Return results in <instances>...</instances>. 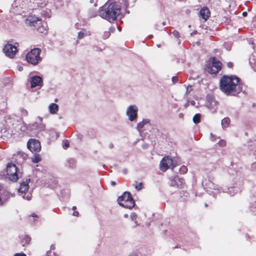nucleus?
<instances>
[{"mask_svg":"<svg viewBox=\"0 0 256 256\" xmlns=\"http://www.w3.org/2000/svg\"><path fill=\"white\" fill-rule=\"evenodd\" d=\"M220 88L227 96H235L242 91V84L235 75H224L220 81Z\"/></svg>","mask_w":256,"mask_h":256,"instance_id":"1","label":"nucleus"},{"mask_svg":"<svg viewBox=\"0 0 256 256\" xmlns=\"http://www.w3.org/2000/svg\"><path fill=\"white\" fill-rule=\"evenodd\" d=\"M98 16L110 22L116 20L121 14V6L119 2L108 1L101 6L98 12Z\"/></svg>","mask_w":256,"mask_h":256,"instance_id":"2","label":"nucleus"},{"mask_svg":"<svg viewBox=\"0 0 256 256\" xmlns=\"http://www.w3.org/2000/svg\"><path fill=\"white\" fill-rule=\"evenodd\" d=\"M222 63L212 57L208 64L205 65L204 70L210 74H216L222 70Z\"/></svg>","mask_w":256,"mask_h":256,"instance_id":"3","label":"nucleus"},{"mask_svg":"<svg viewBox=\"0 0 256 256\" xmlns=\"http://www.w3.org/2000/svg\"><path fill=\"white\" fill-rule=\"evenodd\" d=\"M42 50L39 48H34L26 55L27 62L32 65L36 66L42 61L40 54Z\"/></svg>","mask_w":256,"mask_h":256,"instance_id":"4","label":"nucleus"},{"mask_svg":"<svg viewBox=\"0 0 256 256\" xmlns=\"http://www.w3.org/2000/svg\"><path fill=\"white\" fill-rule=\"evenodd\" d=\"M26 20L28 26L35 27L40 32L45 33L47 32V26L42 24L40 18L34 16H30Z\"/></svg>","mask_w":256,"mask_h":256,"instance_id":"5","label":"nucleus"},{"mask_svg":"<svg viewBox=\"0 0 256 256\" xmlns=\"http://www.w3.org/2000/svg\"><path fill=\"white\" fill-rule=\"evenodd\" d=\"M6 174L8 179L12 182H16L18 179L20 174H21L18 170L15 164L12 162L8 163L6 166Z\"/></svg>","mask_w":256,"mask_h":256,"instance_id":"6","label":"nucleus"},{"mask_svg":"<svg viewBox=\"0 0 256 256\" xmlns=\"http://www.w3.org/2000/svg\"><path fill=\"white\" fill-rule=\"evenodd\" d=\"M176 166V164H174L173 159L170 156H164L160 162V168L163 172L170 168L173 170Z\"/></svg>","mask_w":256,"mask_h":256,"instance_id":"7","label":"nucleus"},{"mask_svg":"<svg viewBox=\"0 0 256 256\" xmlns=\"http://www.w3.org/2000/svg\"><path fill=\"white\" fill-rule=\"evenodd\" d=\"M27 148L32 152H38L41 150L40 143L37 140L30 138L27 142Z\"/></svg>","mask_w":256,"mask_h":256,"instance_id":"8","label":"nucleus"},{"mask_svg":"<svg viewBox=\"0 0 256 256\" xmlns=\"http://www.w3.org/2000/svg\"><path fill=\"white\" fill-rule=\"evenodd\" d=\"M3 51L6 56L12 58L18 52V49L16 46L8 43L4 46Z\"/></svg>","mask_w":256,"mask_h":256,"instance_id":"9","label":"nucleus"},{"mask_svg":"<svg viewBox=\"0 0 256 256\" xmlns=\"http://www.w3.org/2000/svg\"><path fill=\"white\" fill-rule=\"evenodd\" d=\"M138 108L135 105L128 106L126 110V114L128 116L130 120L132 122L138 117Z\"/></svg>","mask_w":256,"mask_h":256,"instance_id":"10","label":"nucleus"},{"mask_svg":"<svg viewBox=\"0 0 256 256\" xmlns=\"http://www.w3.org/2000/svg\"><path fill=\"white\" fill-rule=\"evenodd\" d=\"M9 193L6 190L3 186L0 184V206H2L10 198Z\"/></svg>","mask_w":256,"mask_h":256,"instance_id":"11","label":"nucleus"},{"mask_svg":"<svg viewBox=\"0 0 256 256\" xmlns=\"http://www.w3.org/2000/svg\"><path fill=\"white\" fill-rule=\"evenodd\" d=\"M32 88H34L36 86L42 87L43 85V81L42 78L38 76H34L31 78L30 80Z\"/></svg>","mask_w":256,"mask_h":256,"instance_id":"12","label":"nucleus"},{"mask_svg":"<svg viewBox=\"0 0 256 256\" xmlns=\"http://www.w3.org/2000/svg\"><path fill=\"white\" fill-rule=\"evenodd\" d=\"M184 180L180 178L178 176H174L170 179V186H176L177 188H182L184 184Z\"/></svg>","mask_w":256,"mask_h":256,"instance_id":"13","label":"nucleus"},{"mask_svg":"<svg viewBox=\"0 0 256 256\" xmlns=\"http://www.w3.org/2000/svg\"><path fill=\"white\" fill-rule=\"evenodd\" d=\"M27 154L22 152H18L14 155V158L18 164L23 162L26 158Z\"/></svg>","mask_w":256,"mask_h":256,"instance_id":"14","label":"nucleus"},{"mask_svg":"<svg viewBox=\"0 0 256 256\" xmlns=\"http://www.w3.org/2000/svg\"><path fill=\"white\" fill-rule=\"evenodd\" d=\"M210 12L206 6H204L202 8L200 11V16L204 20H206L210 16Z\"/></svg>","mask_w":256,"mask_h":256,"instance_id":"15","label":"nucleus"},{"mask_svg":"<svg viewBox=\"0 0 256 256\" xmlns=\"http://www.w3.org/2000/svg\"><path fill=\"white\" fill-rule=\"evenodd\" d=\"M134 199L130 192H125L123 194L120 196L118 198V203L122 202H126L127 201Z\"/></svg>","mask_w":256,"mask_h":256,"instance_id":"16","label":"nucleus"},{"mask_svg":"<svg viewBox=\"0 0 256 256\" xmlns=\"http://www.w3.org/2000/svg\"><path fill=\"white\" fill-rule=\"evenodd\" d=\"M30 180H26V182H24L20 184V188H18V192L21 193H25L29 189L28 183Z\"/></svg>","mask_w":256,"mask_h":256,"instance_id":"17","label":"nucleus"},{"mask_svg":"<svg viewBox=\"0 0 256 256\" xmlns=\"http://www.w3.org/2000/svg\"><path fill=\"white\" fill-rule=\"evenodd\" d=\"M118 204L124 208L132 209L135 206V202L134 199H131L130 200L127 201L126 202H120Z\"/></svg>","mask_w":256,"mask_h":256,"instance_id":"18","label":"nucleus"},{"mask_svg":"<svg viewBox=\"0 0 256 256\" xmlns=\"http://www.w3.org/2000/svg\"><path fill=\"white\" fill-rule=\"evenodd\" d=\"M31 240V238L30 236L25 235L21 238L20 243L22 246H26L30 244Z\"/></svg>","mask_w":256,"mask_h":256,"instance_id":"19","label":"nucleus"},{"mask_svg":"<svg viewBox=\"0 0 256 256\" xmlns=\"http://www.w3.org/2000/svg\"><path fill=\"white\" fill-rule=\"evenodd\" d=\"M90 35V32L89 31H87L86 30L83 28L82 31L78 33V39H82L85 36H89Z\"/></svg>","mask_w":256,"mask_h":256,"instance_id":"20","label":"nucleus"},{"mask_svg":"<svg viewBox=\"0 0 256 256\" xmlns=\"http://www.w3.org/2000/svg\"><path fill=\"white\" fill-rule=\"evenodd\" d=\"M58 105L54 103H52L49 106V110L50 113L51 114H56V112L58 111Z\"/></svg>","mask_w":256,"mask_h":256,"instance_id":"21","label":"nucleus"},{"mask_svg":"<svg viewBox=\"0 0 256 256\" xmlns=\"http://www.w3.org/2000/svg\"><path fill=\"white\" fill-rule=\"evenodd\" d=\"M230 123V119L228 118H225L222 120V125L223 128L228 127Z\"/></svg>","mask_w":256,"mask_h":256,"instance_id":"22","label":"nucleus"},{"mask_svg":"<svg viewBox=\"0 0 256 256\" xmlns=\"http://www.w3.org/2000/svg\"><path fill=\"white\" fill-rule=\"evenodd\" d=\"M200 114H196L193 117V122L195 124H198L200 122Z\"/></svg>","mask_w":256,"mask_h":256,"instance_id":"23","label":"nucleus"},{"mask_svg":"<svg viewBox=\"0 0 256 256\" xmlns=\"http://www.w3.org/2000/svg\"><path fill=\"white\" fill-rule=\"evenodd\" d=\"M41 160V157L39 154H35L32 162L34 163H38Z\"/></svg>","mask_w":256,"mask_h":256,"instance_id":"24","label":"nucleus"},{"mask_svg":"<svg viewBox=\"0 0 256 256\" xmlns=\"http://www.w3.org/2000/svg\"><path fill=\"white\" fill-rule=\"evenodd\" d=\"M188 172V168L185 166H182L180 168V172L182 174H185Z\"/></svg>","mask_w":256,"mask_h":256,"instance_id":"25","label":"nucleus"},{"mask_svg":"<svg viewBox=\"0 0 256 256\" xmlns=\"http://www.w3.org/2000/svg\"><path fill=\"white\" fill-rule=\"evenodd\" d=\"M133 186L138 190H140L143 188L142 183L140 182L138 184H133Z\"/></svg>","mask_w":256,"mask_h":256,"instance_id":"26","label":"nucleus"},{"mask_svg":"<svg viewBox=\"0 0 256 256\" xmlns=\"http://www.w3.org/2000/svg\"><path fill=\"white\" fill-rule=\"evenodd\" d=\"M144 122H140L138 124L136 128L138 131H140L144 126Z\"/></svg>","mask_w":256,"mask_h":256,"instance_id":"27","label":"nucleus"},{"mask_svg":"<svg viewBox=\"0 0 256 256\" xmlns=\"http://www.w3.org/2000/svg\"><path fill=\"white\" fill-rule=\"evenodd\" d=\"M218 144L220 146H226V142L225 140H219V142H218Z\"/></svg>","mask_w":256,"mask_h":256,"instance_id":"28","label":"nucleus"},{"mask_svg":"<svg viewBox=\"0 0 256 256\" xmlns=\"http://www.w3.org/2000/svg\"><path fill=\"white\" fill-rule=\"evenodd\" d=\"M70 146V142L68 140H66L64 142L62 147L64 149H66Z\"/></svg>","mask_w":256,"mask_h":256,"instance_id":"29","label":"nucleus"},{"mask_svg":"<svg viewBox=\"0 0 256 256\" xmlns=\"http://www.w3.org/2000/svg\"><path fill=\"white\" fill-rule=\"evenodd\" d=\"M192 90V86H188L186 88V94L188 95Z\"/></svg>","mask_w":256,"mask_h":256,"instance_id":"30","label":"nucleus"},{"mask_svg":"<svg viewBox=\"0 0 256 256\" xmlns=\"http://www.w3.org/2000/svg\"><path fill=\"white\" fill-rule=\"evenodd\" d=\"M172 34H174V36L177 38H178L180 36V32L176 30H174L172 32Z\"/></svg>","mask_w":256,"mask_h":256,"instance_id":"31","label":"nucleus"},{"mask_svg":"<svg viewBox=\"0 0 256 256\" xmlns=\"http://www.w3.org/2000/svg\"><path fill=\"white\" fill-rule=\"evenodd\" d=\"M178 78L177 76H174L172 77V81L174 84H176L178 82Z\"/></svg>","mask_w":256,"mask_h":256,"instance_id":"32","label":"nucleus"},{"mask_svg":"<svg viewBox=\"0 0 256 256\" xmlns=\"http://www.w3.org/2000/svg\"><path fill=\"white\" fill-rule=\"evenodd\" d=\"M226 66L228 68H232L234 66V64L232 62H228L227 63Z\"/></svg>","mask_w":256,"mask_h":256,"instance_id":"33","label":"nucleus"},{"mask_svg":"<svg viewBox=\"0 0 256 256\" xmlns=\"http://www.w3.org/2000/svg\"><path fill=\"white\" fill-rule=\"evenodd\" d=\"M130 217L132 220L136 219L137 215L135 213H132L130 215Z\"/></svg>","mask_w":256,"mask_h":256,"instance_id":"34","label":"nucleus"},{"mask_svg":"<svg viewBox=\"0 0 256 256\" xmlns=\"http://www.w3.org/2000/svg\"><path fill=\"white\" fill-rule=\"evenodd\" d=\"M14 256H26V255L23 253H17Z\"/></svg>","mask_w":256,"mask_h":256,"instance_id":"35","label":"nucleus"},{"mask_svg":"<svg viewBox=\"0 0 256 256\" xmlns=\"http://www.w3.org/2000/svg\"><path fill=\"white\" fill-rule=\"evenodd\" d=\"M78 214L79 212L78 211L74 210L72 213V215L75 216H78Z\"/></svg>","mask_w":256,"mask_h":256,"instance_id":"36","label":"nucleus"},{"mask_svg":"<svg viewBox=\"0 0 256 256\" xmlns=\"http://www.w3.org/2000/svg\"><path fill=\"white\" fill-rule=\"evenodd\" d=\"M142 122H144V124L145 125L146 124L149 122V120H143Z\"/></svg>","mask_w":256,"mask_h":256,"instance_id":"37","label":"nucleus"},{"mask_svg":"<svg viewBox=\"0 0 256 256\" xmlns=\"http://www.w3.org/2000/svg\"><path fill=\"white\" fill-rule=\"evenodd\" d=\"M30 216H32V217H35V218H38V216L37 214H35L34 213H33L32 214H30Z\"/></svg>","mask_w":256,"mask_h":256,"instance_id":"38","label":"nucleus"},{"mask_svg":"<svg viewBox=\"0 0 256 256\" xmlns=\"http://www.w3.org/2000/svg\"><path fill=\"white\" fill-rule=\"evenodd\" d=\"M110 184L112 186H114L116 184V183L114 181H111L110 182Z\"/></svg>","mask_w":256,"mask_h":256,"instance_id":"39","label":"nucleus"},{"mask_svg":"<svg viewBox=\"0 0 256 256\" xmlns=\"http://www.w3.org/2000/svg\"><path fill=\"white\" fill-rule=\"evenodd\" d=\"M108 146L110 148H112L114 146L113 144L112 143H110L109 145H108Z\"/></svg>","mask_w":256,"mask_h":256,"instance_id":"40","label":"nucleus"},{"mask_svg":"<svg viewBox=\"0 0 256 256\" xmlns=\"http://www.w3.org/2000/svg\"><path fill=\"white\" fill-rule=\"evenodd\" d=\"M55 249V246L54 244L51 245L50 246V250H54Z\"/></svg>","mask_w":256,"mask_h":256,"instance_id":"41","label":"nucleus"},{"mask_svg":"<svg viewBox=\"0 0 256 256\" xmlns=\"http://www.w3.org/2000/svg\"><path fill=\"white\" fill-rule=\"evenodd\" d=\"M242 15H243L244 16H246L247 15V12H242Z\"/></svg>","mask_w":256,"mask_h":256,"instance_id":"42","label":"nucleus"},{"mask_svg":"<svg viewBox=\"0 0 256 256\" xmlns=\"http://www.w3.org/2000/svg\"><path fill=\"white\" fill-rule=\"evenodd\" d=\"M76 209V206H73L72 208V210L74 211Z\"/></svg>","mask_w":256,"mask_h":256,"instance_id":"43","label":"nucleus"},{"mask_svg":"<svg viewBox=\"0 0 256 256\" xmlns=\"http://www.w3.org/2000/svg\"><path fill=\"white\" fill-rule=\"evenodd\" d=\"M130 256H137L135 254H132Z\"/></svg>","mask_w":256,"mask_h":256,"instance_id":"44","label":"nucleus"}]
</instances>
